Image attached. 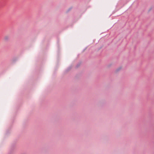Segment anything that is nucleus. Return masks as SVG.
I'll list each match as a JSON object with an SVG mask.
<instances>
[{
    "mask_svg": "<svg viewBox=\"0 0 154 154\" xmlns=\"http://www.w3.org/2000/svg\"><path fill=\"white\" fill-rule=\"evenodd\" d=\"M5 39H8V37H6L5 38Z\"/></svg>",
    "mask_w": 154,
    "mask_h": 154,
    "instance_id": "2",
    "label": "nucleus"
},
{
    "mask_svg": "<svg viewBox=\"0 0 154 154\" xmlns=\"http://www.w3.org/2000/svg\"><path fill=\"white\" fill-rule=\"evenodd\" d=\"M80 64H79L77 65L76 67H78L79 66H80Z\"/></svg>",
    "mask_w": 154,
    "mask_h": 154,
    "instance_id": "1",
    "label": "nucleus"
}]
</instances>
